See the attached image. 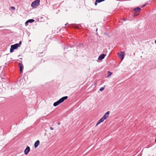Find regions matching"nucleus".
<instances>
[{
  "instance_id": "nucleus-3",
  "label": "nucleus",
  "mask_w": 156,
  "mask_h": 156,
  "mask_svg": "<svg viewBox=\"0 0 156 156\" xmlns=\"http://www.w3.org/2000/svg\"><path fill=\"white\" fill-rule=\"evenodd\" d=\"M40 0H35L31 4V6L34 8H35L40 5Z\"/></svg>"
},
{
  "instance_id": "nucleus-7",
  "label": "nucleus",
  "mask_w": 156,
  "mask_h": 156,
  "mask_svg": "<svg viewBox=\"0 0 156 156\" xmlns=\"http://www.w3.org/2000/svg\"><path fill=\"white\" fill-rule=\"evenodd\" d=\"M106 55V54H102L100 55L98 57V60L99 61H101L102 60V59H103L105 56Z\"/></svg>"
},
{
  "instance_id": "nucleus-16",
  "label": "nucleus",
  "mask_w": 156,
  "mask_h": 156,
  "mask_svg": "<svg viewBox=\"0 0 156 156\" xmlns=\"http://www.w3.org/2000/svg\"><path fill=\"white\" fill-rule=\"evenodd\" d=\"M28 23H28V20L25 23V26H27Z\"/></svg>"
},
{
  "instance_id": "nucleus-8",
  "label": "nucleus",
  "mask_w": 156,
  "mask_h": 156,
  "mask_svg": "<svg viewBox=\"0 0 156 156\" xmlns=\"http://www.w3.org/2000/svg\"><path fill=\"white\" fill-rule=\"evenodd\" d=\"M125 55V52L124 51H121V52L120 54L119 55V57L121 58V60L122 61L124 58V56Z\"/></svg>"
},
{
  "instance_id": "nucleus-14",
  "label": "nucleus",
  "mask_w": 156,
  "mask_h": 156,
  "mask_svg": "<svg viewBox=\"0 0 156 156\" xmlns=\"http://www.w3.org/2000/svg\"><path fill=\"white\" fill-rule=\"evenodd\" d=\"M104 88H105L104 87H101L100 89L99 90L100 91H102L104 90Z\"/></svg>"
},
{
  "instance_id": "nucleus-9",
  "label": "nucleus",
  "mask_w": 156,
  "mask_h": 156,
  "mask_svg": "<svg viewBox=\"0 0 156 156\" xmlns=\"http://www.w3.org/2000/svg\"><path fill=\"white\" fill-rule=\"evenodd\" d=\"M39 144H40L39 140H37V141H36L34 143V148H37L38 147V145Z\"/></svg>"
},
{
  "instance_id": "nucleus-15",
  "label": "nucleus",
  "mask_w": 156,
  "mask_h": 156,
  "mask_svg": "<svg viewBox=\"0 0 156 156\" xmlns=\"http://www.w3.org/2000/svg\"><path fill=\"white\" fill-rule=\"evenodd\" d=\"M96 1L98 3H99L102 2L101 0H96Z\"/></svg>"
},
{
  "instance_id": "nucleus-5",
  "label": "nucleus",
  "mask_w": 156,
  "mask_h": 156,
  "mask_svg": "<svg viewBox=\"0 0 156 156\" xmlns=\"http://www.w3.org/2000/svg\"><path fill=\"white\" fill-rule=\"evenodd\" d=\"M30 147L27 146L26 148L25 149L24 151V154L26 155H27L28 154L29 152H30Z\"/></svg>"
},
{
  "instance_id": "nucleus-4",
  "label": "nucleus",
  "mask_w": 156,
  "mask_h": 156,
  "mask_svg": "<svg viewBox=\"0 0 156 156\" xmlns=\"http://www.w3.org/2000/svg\"><path fill=\"white\" fill-rule=\"evenodd\" d=\"M19 47L18 45L16 44L12 45L11 46V48H10V53H12L14 51L15 49H16Z\"/></svg>"
},
{
  "instance_id": "nucleus-20",
  "label": "nucleus",
  "mask_w": 156,
  "mask_h": 156,
  "mask_svg": "<svg viewBox=\"0 0 156 156\" xmlns=\"http://www.w3.org/2000/svg\"><path fill=\"white\" fill-rule=\"evenodd\" d=\"M122 20H123L124 21H125V20H126V19H125V18H122Z\"/></svg>"
},
{
  "instance_id": "nucleus-19",
  "label": "nucleus",
  "mask_w": 156,
  "mask_h": 156,
  "mask_svg": "<svg viewBox=\"0 0 156 156\" xmlns=\"http://www.w3.org/2000/svg\"><path fill=\"white\" fill-rule=\"evenodd\" d=\"M50 129L51 130H53V129H54V128L53 127H50Z\"/></svg>"
},
{
  "instance_id": "nucleus-6",
  "label": "nucleus",
  "mask_w": 156,
  "mask_h": 156,
  "mask_svg": "<svg viewBox=\"0 0 156 156\" xmlns=\"http://www.w3.org/2000/svg\"><path fill=\"white\" fill-rule=\"evenodd\" d=\"M19 67L20 68V73H22L23 70V64L21 63H19Z\"/></svg>"
},
{
  "instance_id": "nucleus-17",
  "label": "nucleus",
  "mask_w": 156,
  "mask_h": 156,
  "mask_svg": "<svg viewBox=\"0 0 156 156\" xmlns=\"http://www.w3.org/2000/svg\"><path fill=\"white\" fill-rule=\"evenodd\" d=\"M11 8L14 10H15V8L14 7H11Z\"/></svg>"
},
{
  "instance_id": "nucleus-11",
  "label": "nucleus",
  "mask_w": 156,
  "mask_h": 156,
  "mask_svg": "<svg viewBox=\"0 0 156 156\" xmlns=\"http://www.w3.org/2000/svg\"><path fill=\"white\" fill-rule=\"evenodd\" d=\"M29 23H32L34 21V20L33 19H29L27 20Z\"/></svg>"
},
{
  "instance_id": "nucleus-23",
  "label": "nucleus",
  "mask_w": 156,
  "mask_h": 156,
  "mask_svg": "<svg viewBox=\"0 0 156 156\" xmlns=\"http://www.w3.org/2000/svg\"><path fill=\"white\" fill-rule=\"evenodd\" d=\"M155 43L156 44V40L155 41Z\"/></svg>"
},
{
  "instance_id": "nucleus-24",
  "label": "nucleus",
  "mask_w": 156,
  "mask_h": 156,
  "mask_svg": "<svg viewBox=\"0 0 156 156\" xmlns=\"http://www.w3.org/2000/svg\"><path fill=\"white\" fill-rule=\"evenodd\" d=\"M67 23H66V24H65V25H67Z\"/></svg>"
},
{
  "instance_id": "nucleus-13",
  "label": "nucleus",
  "mask_w": 156,
  "mask_h": 156,
  "mask_svg": "<svg viewBox=\"0 0 156 156\" xmlns=\"http://www.w3.org/2000/svg\"><path fill=\"white\" fill-rule=\"evenodd\" d=\"M16 44L18 45V46L19 47L20 45L22 44V41H20L19 42V43H16Z\"/></svg>"
},
{
  "instance_id": "nucleus-18",
  "label": "nucleus",
  "mask_w": 156,
  "mask_h": 156,
  "mask_svg": "<svg viewBox=\"0 0 156 156\" xmlns=\"http://www.w3.org/2000/svg\"><path fill=\"white\" fill-rule=\"evenodd\" d=\"M98 3L96 1H95V3H94L95 5L96 6L97 5Z\"/></svg>"
},
{
  "instance_id": "nucleus-10",
  "label": "nucleus",
  "mask_w": 156,
  "mask_h": 156,
  "mask_svg": "<svg viewBox=\"0 0 156 156\" xmlns=\"http://www.w3.org/2000/svg\"><path fill=\"white\" fill-rule=\"evenodd\" d=\"M141 10V9L139 7H137L135 8H134L133 9V11H134L135 12H138L140 11Z\"/></svg>"
},
{
  "instance_id": "nucleus-2",
  "label": "nucleus",
  "mask_w": 156,
  "mask_h": 156,
  "mask_svg": "<svg viewBox=\"0 0 156 156\" xmlns=\"http://www.w3.org/2000/svg\"><path fill=\"white\" fill-rule=\"evenodd\" d=\"M68 98V97L67 96H65L62 97L58 101L54 103L53 104V106L55 107L58 106L60 104L63 102L65 100L67 99Z\"/></svg>"
},
{
  "instance_id": "nucleus-22",
  "label": "nucleus",
  "mask_w": 156,
  "mask_h": 156,
  "mask_svg": "<svg viewBox=\"0 0 156 156\" xmlns=\"http://www.w3.org/2000/svg\"><path fill=\"white\" fill-rule=\"evenodd\" d=\"M145 5H143L142 6V7H144V6H145Z\"/></svg>"
},
{
  "instance_id": "nucleus-12",
  "label": "nucleus",
  "mask_w": 156,
  "mask_h": 156,
  "mask_svg": "<svg viewBox=\"0 0 156 156\" xmlns=\"http://www.w3.org/2000/svg\"><path fill=\"white\" fill-rule=\"evenodd\" d=\"M108 75L107 77L109 76H111L112 74V73L110 71H108Z\"/></svg>"
},
{
  "instance_id": "nucleus-1",
  "label": "nucleus",
  "mask_w": 156,
  "mask_h": 156,
  "mask_svg": "<svg viewBox=\"0 0 156 156\" xmlns=\"http://www.w3.org/2000/svg\"><path fill=\"white\" fill-rule=\"evenodd\" d=\"M110 113L109 111H108L104 115L103 117L100 119L96 124V126H98L99 124L104 122V120L106 119L108 117Z\"/></svg>"
},
{
  "instance_id": "nucleus-21",
  "label": "nucleus",
  "mask_w": 156,
  "mask_h": 156,
  "mask_svg": "<svg viewBox=\"0 0 156 156\" xmlns=\"http://www.w3.org/2000/svg\"><path fill=\"white\" fill-rule=\"evenodd\" d=\"M60 124V122H59L58 123V125H59Z\"/></svg>"
}]
</instances>
